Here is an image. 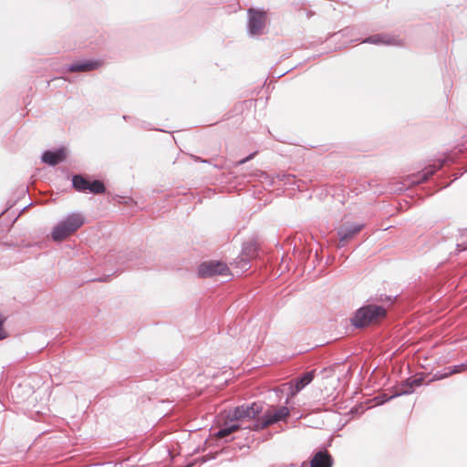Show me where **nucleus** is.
Instances as JSON below:
<instances>
[{"instance_id": "1", "label": "nucleus", "mask_w": 467, "mask_h": 467, "mask_svg": "<svg viewBox=\"0 0 467 467\" xmlns=\"http://www.w3.org/2000/svg\"><path fill=\"white\" fill-rule=\"evenodd\" d=\"M85 223V218L80 213H72L60 220L53 228L51 237L59 242L76 233Z\"/></svg>"}, {"instance_id": "15", "label": "nucleus", "mask_w": 467, "mask_h": 467, "mask_svg": "<svg viewBox=\"0 0 467 467\" xmlns=\"http://www.w3.org/2000/svg\"><path fill=\"white\" fill-rule=\"evenodd\" d=\"M256 244L253 241H249L243 244L241 262L242 267H246L249 265L251 258L256 255Z\"/></svg>"}, {"instance_id": "24", "label": "nucleus", "mask_w": 467, "mask_h": 467, "mask_svg": "<svg viewBox=\"0 0 467 467\" xmlns=\"http://www.w3.org/2000/svg\"><path fill=\"white\" fill-rule=\"evenodd\" d=\"M466 232H467V229H466Z\"/></svg>"}, {"instance_id": "18", "label": "nucleus", "mask_w": 467, "mask_h": 467, "mask_svg": "<svg viewBox=\"0 0 467 467\" xmlns=\"http://www.w3.org/2000/svg\"><path fill=\"white\" fill-rule=\"evenodd\" d=\"M88 191L94 194L103 193L106 191L104 183L99 180L90 182Z\"/></svg>"}, {"instance_id": "10", "label": "nucleus", "mask_w": 467, "mask_h": 467, "mask_svg": "<svg viewBox=\"0 0 467 467\" xmlns=\"http://www.w3.org/2000/svg\"><path fill=\"white\" fill-rule=\"evenodd\" d=\"M67 154L64 148H59L55 150H46L41 156V161L50 166L57 165L66 160Z\"/></svg>"}, {"instance_id": "21", "label": "nucleus", "mask_w": 467, "mask_h": 467, "mask_svg": "<svg viewBox=\"0 0 467 467\" xmlns=\"http://www.w3.org/2000/svg\"><path fill=\"white\" fill-rule=\"evenodd\" d=\"M256 152H253L251 153L250 155H248L247 157L240 160L238 161V165H243L244 163H246L247 161H251L252 159H254V157L255 156Z\"/></svg>"}, {"instance_id": "13", "label": "nucleus", "mask_w": 467, "mask_h": 467, "mask_svg": "<svg viewBox=\"0 0 467 467\" xmlns=\"http://www.w3.org/2000/svg\"><path fill=\"white\" fill-rule=\"evenodd\" d=\"M333 459L325 450L316 452L310 462V467H332Z\"/></svg>"}, {"instance_id": "6", "label": "nucleus", "mask_w": 467, "mask_h": 467, "mask_svg": "<svg viewBox=\"0 0 467 467\" xmlns=\"http://www.w3.org/2000/svg\"><path fill=\"white\" fill-rule=\"evenodd\" d=\"M230 269L221 261H209L201 264L198 267V275L202 278L215 275L229 276Z\"/></svg>"}, {"instance_id": "14", "label": "nucleus", "mask_w": 467, "mask_h": 467, "mask_svg": "<svg viewBox=\"0 0 467 467\" xmlns=\"http://www.w3.org/2000/svg\"><path fill=\"white\" fill-rule=\"evenodd\" d=\"M100 65L101 63L98 60H86L72 63L67 67V70L70 72H88L99 68Z\"/></svg>"}, {"instance_id": "23", "label": "nucleus", "mask_w": 467, "mask_h": 467, "mask_svg": "<svg viewBox=\"0 0 467 467\" xmlns=\"http://www.w3.org/2000/svg\"><path fill=\"white\" fill-rule=\"evenodd\" d=\"M132 259H133V253H131L130 257L127 258V261H132Z\"/></svg>"}, {"instance_id": "8", "label": "nucleus", "mask_w": 467, "mask_h": 467, "mask_svg": "<svg viewBox=\"0 0 467 467\" xmlns=\"http://www.w3.org/2000/svg\"><path fill=\"white\" fill-rule=\"evenodd\" d=\"M444 161H445L443 160L439 164V166L430 165V166L426 167L424 170H422L421 171H420L416 174H412L411 176H409L405 180L404 186L399 188V190L402 191L404 187H409L411 185H416V184H420V183L426 182L430 177H431L436 172L437 170H439L440 168H441L443 166Z\"/></svg>"}, {"instance_id": "7", "label": "nucleus", "mask_w": 467, "mask_h": 467, "mask_svg": "<svg viewBox=\"0 0 467 467\" xmlns=\"http://www.w3.org/2000/svg\"><path fill=\"white\" fill-rule=\"evenodd\" d=\"M423 383V378H409L406 380H403L399 385L395 386L393 389V393L387 397L384 395V401H389L396 397H400L402 395L411 394L414 391V388L421 386Z\"/></svg>"}, {"instance_id": "4", "label": "nucleus", "mask_w": 467, "mask_h": 467, "mask_svg": "<svg viewBox=\"0 0 467 467\" xmlns=\"http://www.w3.org/2000/svg\"><path fill=\"white\" fill-rule=\"evenodd\" d=\"M247 32L251 36H261L265 32L267 13L264 10L249 8L247 10Z\"/></svg>"}, {"instance_id": "20", "label": "nucleus", "mask_w": 467, "mask_h": 467, "mask_svg": "<svg viewBox=\"0 0 467 467\" xmlns=\"http://www.w3.org/2000/svg\"><path fill=\"white\" fill-rule=\"evenodd\" d=\"M450 374H448V370H445L444 372H441V371H437L434 375H433V379L434 380H440V379H443L447 377H449Z\"/></svg>"}, {"instance_id": "12", "label": "nucleus", "mask_w": 467, "mask_h": 467, "mask_svg": "<svg viewBox=\"0 0 467 467\" xmlns=\"http://www.w3.org/2000/svg\"><path fill=\"white\" fill-rule=\"evenodd\" d=\"M316 370L312 369L304 373L301 377L295 379L294 386L291 389V395L295 396L300 392L305 387L312 382L315 378Z\"/></svg>"}, {"instance_id": "11", "label": "nucleus", "mask_w": 467, "mask_h": 467, "mask_svg": "<svg viewBox=\"0 0 467 467\" xmlns=\"http://www.w3.org/2000/svg\"><path fill=\"white\" fill-rule=\"evenodd\" d=\"M252 425H244L243 423H237L236 421H232L229 419V421L225 422L224 425L216 432V437L218 438H225L228 435L238 430H250Z\"/></svg>"}, {"instance_id": "19", "label": "nucleus", "mask_w": 467, "mask_h": 467, "mask_svg": "<svg viewBox=\"0 0 467 467\" xmlns=\"http://www.w3.org/2000/svg\"><path fill=\"white\" fill-rule=\"evenodd\" d=\"M445 370H448V374H450V376L453 375V374H458V373L463 372V371L467 370V361L464 363L459 364V365H454V366L449 367V368H445Z\"/></svg>"}, {"instance_id": "2", "label": "nucleus", "mask_w": 467, "mask_h": 467, "mask_svg": "<svg viewBox=\"0 0 467 467\" xmlns=\"http://www.w3.org/2000/svg\"><path fill=\"white\" fill-rule=\"evenodd\" d=\"M385 316L386 309L383 306L368 304L358 308L350 321L355 327L361 328Z\"/></svg>"}, {"instance_id": "16", "label": "nucleus", "mask_w": 467, "mask_h": 467, "mask_svg": "<svg viewBox=\"0 0 467 467\" xmlns=\"http://www.w3.org/2000/svg\"><path fill=\"white\" fill-rule=\"evenodd\" d=\"M363 43H369L374 45H396L395 39L388 36L387 35L376 34L370 36L363 40Z\"/></svg>"}, {"instance_id": "3", "label": "nucleus", "mask_w": 467, "mask_h": 467, "mask_svg": "<svg viewBox=\"0 0 467 467\" xmlns=\"http://www.w3.org/2000/svg\"><path fill=\"white\" fill-rule=\"evenodd\" d=\"M263 413V405L258 402L244 404L230 411L228 418L232 421L243 423L244 425H253L254 420H257Z\"/></svg>"}, {"instance_id": "22", "label": "nucleus", "mask_w": 467, "mask_h": 467, "mask_svg": "<svg viewBox=\"0 0 467 467\" xmlns=\"http://www.w3.org/2000/svg\"><path fill=\"white\" fill-rule=\"evenodd\" d=\"M4 320L0 318V340L5 339L7 337L6 332L4 329Z\"/></svg>"}, {"instance_id": "9", "label": "nucleus", "mask_w": 467, "mask_h": 467, "mask_svg": "<svg viewBox=\"0 0 467 467\" xmlns=\"http://www.w3.org/2000/svg\"><path fill=\"white\" fill-rule=\"evenodd\" d=\"M364 224L361 223H344L337 230V235L339 237L340 246H344L345 244L351 240L357 234H358Z\"/></svg>"}, {"instance_id": "17", "label": "nucleus", "mask_w": 467, "mask_h": 467, "mask_svg": "<svg viewBox=\"0 0 467 467\" xmlns=\"http://www.w3.org/2000/svg\"><path fill=\"white\" fill-rule=\"evenodd\" d=\"M89 183L90 182L80 174H77L72 177V185L74 189L78 192H83L88 191Z\"/></svg>"}, {"instance_id": "5", "label": "nucleus", "mask_w": 467, "mask_h": 467, "mask_svg": "<svg viewBox=\"0 0 467 467\" xmlns=\"http://www.w3.org/2000/svg\"><path fill=\"white\" fill-rule=\"evenodd\" d=\"M289 415V409L286 406H281L274 412L266 411L262 418L253 421L251 431H259L265 428L284 420Z\"/></svg>"}]
</instances>
